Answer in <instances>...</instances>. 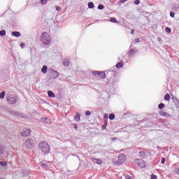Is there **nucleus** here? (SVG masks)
<instances>
[{"instance_id":"obj_39","label":"nucleus","mask_w":179,"mask_h":179,"mask_svg":"<svg viewBox=\"0 0 179 179\" xmlns=\"http://www.w3.org/2000/svg\"><path fill=\"white\" fill-rule=\"evenodd\" d=\"M151 179H157V176L155 174H151Z\"/></svg>"},{"instance_id":"obj_18","label":"nucleus","mask_w":179,"mask_h":179,"mask_svg":"<svg viewBox=\"0 0 179 179\" xmlns=\"http://www.w3.org/2000/svg\"><path fill=\"white\" fill-rule=\"evenodd\" d=\"M159 115H161V117H170V115L169 114V113L162 112V111L159 113Z\"/></svg>"},{"instance_id":"obj_21","label":"nucleus","mask_w":179,"mask_h":179,"mask_svg":"<svg viewBox=\"0 0 179 179\" xmlns=\"http://www.w3.org/2000/svg\"><path fill=\"white\" fill-rule=\"evenodd\" d=\"M122 66H124V64H122V62H118L116 64V68H117V69H120V68H122Z\"/></svg>"},{"instance_id":"obj_25","label":"nucleus","mask_w":179,"mask_h":179,"mask_svg":"<svg viewBox=\"0 0 179 179\" xmlns=\"http://www.w3.org/2000/svg\"><path fill=\"white\" fill-rule=\"evenodd\" d=\"M110 22H111L112 23H118V21L115 19V17H111L110 19Z\"/></svg>"},{"instance_id":"obj_7","label":"nucleus","mask_w":179,"mask_h":179,"mask_svg":"<svg viewBox=\"0 0 179 179\" xmlns=\"http://www.w3.org/2000/svg\"><path fill=\"white\" fill-rule=\"evenodd\" d=\"M30 134H31V130H30L29 129H25V131L21 132L20 135L21 136H29V135H30Z\"/></svg>"},{"instance_id":"obj_46","label":"nucleus","mask_w":179,"mask_h":179,"mask_svg":"<svg viewBox=\"0 0 179 179\" xmlns=\"http://www.w3.org/2000/svg\"><path fill=\"white\" fill-rule=\"evenodd\" d=\"M24 43H20V47H22V48H23V47H24Z\"/></svg>"},{"instance_id":"obj_3","label":"nucleus","mask_w":179,"mask_h":179,"mask_svg":"<svg viewBox=\"0 0 179 179\" xmlns=\"http://www.w3.org/2000/svg\"><path fill=\"white\" fill-rule=\"evenodd\" d=\"M127 160V156L124 154H120L118 156V161L115 162V166H120V164H124Z\"/></svg>"},{"instance_id":"obj_20","label":"nucleus","mask_w":179,"mask_h":179,"mask_svg":"<svg viewBox=\"0 0 179 179\" xmlns=\"http://www.w3.org/2000/svg\"><path fill=\"white\" fill-rule=\"evenodd\" d=\"M1 167H6L8 166V162H0Z\"/></svg>"},{"instance_id":"obj_10","label":"nucleus","mask_w":179,"mask_h":179,"mask_svg":"<svg viewBox=\"0 0 179 179\" xmlns=\"http://www.w3.org/2000/svg\"><path fill=\"white\" fill-rule=\"evenodd\" d=\"M92 162H94V163H96V164H103V161L97 159V158H94L92 159Z\"/></svg>"},{"instance_id":"obj_47","label":"nucleus","mask_w":179,"mask_h":179,"mask_svg":"<svg viewBox=\"0 0 179 179\" xmlns=\"http://www.w3.org/2000/svg\"><path fill=\"white\" fill-rule=\"evenodd\" d=\"M106 128H107V126H106L104 124L102 126V129L103 130L106 129Z\"/></svg>"},{"instance_id":"obj_6","label":"nucleus","mask_w":179,"mask_h":179,"mask_svg":"<svg viewBox=\"0 0 179 179\" xmlns=\"http://www.w3.org/2000/svg\"><path fill=\"white\" fill-rule=\"evenodd\" d=\"M93 75L98 76H99V78H101V79H106V73H104L103 71H92Z\"/></svg>"},{"instance_id":"obj_51","label":"nucleus","mask_w":179,"mask_h":179,"mask_svg":"<svg viewBox=\"0 0 179 179\" xmlns=\"http://www.w3.org/2000/svg\"><path fill=\"white\" fill-rule=\"evenodd\" d=\"M158 41H161L162 38L160 37L157 38Z\"/></svg>"},{"instance_id":"obj_53","label":"nucleus","mask_w":179,"mask_h":179,"mask_svg":"<svg viewBox=\"0 0 179 179\" xmlns=\"http://www.w3.org/2000/svg\"><path fill=\"white\" fill-rule=\"evenodd\" d=\"M136 43H139V39L138 38H136Z\"/></svg>"},{"instance_id":"obj_9","label":"nucleus","mask_w":179,"mask_h":179,"mask_svg":"<svg viewBox=\"0 0 179 179\" xmlns=\"http://www.w3.org/2000/svg\"><path fill=\"white\" fill-rule=\"evenodd\" d=\"M63 65L64 66H69V65H71V61L69 59H64L63 60Z\"/></svg>"},{"instance_id":"obj_2","label":"nucleus","mask_w":179,"mask_h":179,"mask_svg":"<svg viewBox=\"0 0 179 179\" xmlns=\"http://www.w3.org/2000/svg\"><path fill=\"white\" fill-rule=\"evenodd\" d=\"M41 41L44 44V45H50L51 43V36L48 32H43L41 34Z\"/></svg>"},{"instance_id":"obj_31","label":"nucleus","mask_w":179,"mask_h":179,"mask_svg":"<svg viewBox=\"0 0 179 179\" xmlns=\"http://www.w3.org/2000/svg\"><path fill=\"white\" fill-rule=\"evenodd\" d=\"M41 166L43 167V169H47V167H48V164L43 163L41 164Z\"/></svg>"},{"instance_id":"obj_23","label":"nucleus","mask_w":179,"mask_h":179,"mask_svg":"<svg viewBox=\"0 0 179 179\" xmlns=\"http://www.w3.org/2000/svg\"><path fill=\"white\" fill-rule=\"evenodd\" d=\"M3 152H5V148L3 146H0V156L3 155Z\"/></svg>"},{"instance_id":"obj_27","label":"nucleus","mask_w":179,"mask_h":179,"mask_svg":"<svg viewBox=\"0 0 179 179\" xmlns=\"http://www.w3.org/2000/svg\"><path fill=\"white\" fill-rule=\"evenodd\" d=\"M6 94V92L5 91H3L1 94H0V99H5V94Z\"/></svg>"},{"instance_id":"obj_44","label":"nucleus","mask_w":179,"mask_h":179,"mask_svg":"<svg viewBox=\"0 0 179 179\" xmlns=\"http://www.w3.org/2000/svg\"><path fill=\"white\" fill-rule=\"evenodd\" d=\"M128 0H120V3H125Z\"/></svg>"},{"instance_id":"obj_8","label":"nucleus","mask_w":179,"mask_h":179,"mask_svg":"<svg viewBox=\"0 0 179 179\" xmlns=\"http://www.w3.org/2000/svg\"><path fill=\"white\" fill-rule=\"evenodd\" d=\"M138 167H141V169H143L146 167V162L143 161V159H138Z\"/></svg>"},{"instance_id":"obj_28","label":"nucleus","mask_w":179,"mask_h":179,"mask_svg":"<svg viewBox=\"0 0 179 179\" xmlns=\"http://www.w3.org/2000/svg\"><path fill=\"white\" fill-rule=\"evenodd\" d=\"M164 100H166V101H169L170 100V94H166L164 96Z\"/></svg>"},{"instance_id":"obj_37","label":"nucleus","mask_w":179,"mask_h":179,"mask_svg":"<svg viewBox=\"0 0 179 179\" xmlns=\"http://www.w3.org/2000/svg\"><path fill=\"white\" fill-rule=\"evenodd\" d=\"M176 108H179V100L176 99Z\"/></svg>"},{"instance_id":"obj_48","label":"nucleus","mask_w":179,"mask_h":179,"mask_svg":"<svg viewBox=\"0 0 179 179\" xmlns=\"http://www.w3.org/2000/svg\"><path fill=\"white\" fill-rule=\"evenodd\" d=\"M134 33H135V30L131 29V34H134Z\"/></svg>"},{"instance_id":"obj_32","label":"nucleus","mask_w":179,"mask_h":179,"mask_svg":"<svg viewBox=\"0 0 179 179\" xmlns=\"http://www.w3.org/2000/svg\"><path fill=\"white\" fill-rule=\"evenodd\" d=\"M165 31H166V33H171V29L169 27H166L165 28Z\"/></svg>"},{"instance_id":"obj_22","label":"nucleus","mask_w":179,"mask_h":179,"mask_svg":"<svg viewBox=\"0 0 179 179\" xmlns=\"http://www.w3.org/2000/svg\"><path fill=\"white\" fill-rule=\"evenodd\" d=\"M88 8L90 9H93V8H94V3H93V2H89L88 3Z\"/></svg>"},{"instance_id":"obj_19","label":"nucleus","mask_w":179,"mask_h":179,"mask_svg":"<svg viewBox=\"0 0 179 179\" xmlns=\"http://www.w3.org/2000/svg\"><path fill=\"white\" fill-rule=\"evenodd\" d=\"M42 122H45V124H49L50 119L48 117H43L41 120Z\"/></svg>"},{"instance_id":"obj_34","label":"nucleus","mask_w":179,"mask_h":179,"mask_svg":"<svg viewBox=\"0 0 179 179\" xmlns=\"http://www.w3.org/2000/svg\"><path fill=\"white\" fill-rule=\"evenodd\" d=\"M103 121H108V114L104 115Z\"/></svg>"},{"instance_id":"obj_11","label":"nucleus","mask_w":179,"mask_h":179,"mask_svg":"<svg viewBox=\"0 0 179 179\" xmlns=\"http://www.w3.org/2000/svg\"><path fill=\"white\" fill-rule=\"evenodd\" d=\"M11 114H13V115H16V117H23L22 113H20V112L18 111H12Z\"/></svg>"},{"instance_id":"obj_35","label":"nucleus","mask_w":179,"mask_h":179,"mask_svg":"<svg viewBox=\"0 0 179 179\" xmlns=\"http://www.w3.org/2000/svg\"><path fill=\"white\" fill-rule=\"evenodd\" d=\"M129 55H134L135 54V50L131 49L129 52Z\"/></svg>"},{"instance_id":"obj_16","label":"nucleus","mask_w":179,"mask_h":179,"mask_svg":"<svg viewBox=\"0 0 179 179\" xmlns=\"http://www.w3.org/2000/svg\"><path fill=\"white\" fill-rule=\"evenodd\" d=\"M48 69V67L45 65H43L42 69H41V72L43 73H47V71Z\"/></svg>"},{"instance_id":"obj_52","label":"nucleus","mask_w":179,"mask_h":179,"mask_svg":"<svg viewBox=\"0 0 179 179\" xmlns=\"http://www.w3.org/2000/svg\"><path fill=\"white\" fill-rule=\"evenodd\" d=\"M177 175L179 176V168L178 169V171H177Z\"/></svg>"},{"instance_id":"obj_1","label":"nucleus","mask_w":179,"mask_h":179,"mask_svg":"<svg viewBox=\"0 0 179 179\" xmlns=\"http://www.w3.org/2000/svg\"><path fill=\"white\" fill-rule=\"evenodd\" d=\"M38 148L39 150H41V152L44 153V155H48V153H50V144H48V143H47L46 141L41 142L38 144Z\"/></svg>"},{"instance_id":"obj_33","label":"nucleus","mask_w":179,"mask_h":179,"mask_svg":"<svg viewBox=\"0 0 179 179\" xmlns=\"http://www.w3.org/2000/svg\"><path fill=\"white\" fill-rule=\"evenodd\" d=\"M47 2H48V0H41V5H46Z\"/></svg>"},{"instance_id":"obj_30","label":"nucleus","mask_w":179,"mask_h":179,"mask_svg":"<svg viewBox=\"0 0 179 179\" xmlns=\"http://www.w3.org/2000/svg\"><path fill=\"white\" fill-rule=\"evenodd\" d=\"M104 8H105V6H104V5H103V4H99V5L98 6V9H99V10H103V9H104Z\"/></svg>"},{"instance_id":"obj_45","label":"nucleus","mask_w":179,"mask_h":179,"mask_svg":"<svg viewBox=\"0 0 179 179\" xmlns=\"http://www.w3.org/2000/svg\"><path fill=\"white\" fill-rule=\"evenodd\" d=\"M107 121L108 120H103V125L106 126L107 127Z\"/></svg>"},{"instance_id":"obj_43","label":"nucleus","mask_w":179,"mask_h":179,"mask_svg":"<svg viewBox=\"0 0 179 179\" xmlns=\"http://www.w3.org/2000/svg\"><path fill=\"white\" fill-rule=\"evenodd\" d=\"M56 10H57V12H61V10H62V8H61V7H59V6H57V7L56 8Z\"/></svg>"},{"instance_id":"obj_38","label":"nucleus","mask_w":179,"mask_h":179,"mask_svg":"<svg viewBox=\"0 0 179 179\" xmlns=\"http://www.w3.org/2000/svg\"><path fill=\"white\" fill-rule=\"evenodd\" d=\"M161 163L162 164H164V163H166V158L162 157L161 159Z\"/></svg>"},{"instance_id":"obj_5","label":"nucleus","mask_w":179,"mask_h":179,"mask_svg":"<svg viewBox=\"0 0 179 179\" xmlns=\"http://www.w3.org/2000/svg\"><path fill=\"white\" fill-rule=\"evenodd\" d=\"M26 149H33L34 148V140L33 138H28L24 143Z\"/></svg>"},{"instance_id":"obj_12","label":"nucleus","mask_w":179,"mask_h":179,"mask_svg":"<svg viewBox=\"0 0 179 179\" xmlns=\"http://www.w3.org/2000/svg\"><path fill=\"white\" fill-rule=\"evenodd\" d=\"M80 115L81 114L80 113H76V115L74 116V120H76L77 122H79V121H80Z\"/></svg>"},{"instance_id":"obj_4","label":"nucleus","mask_w":179,"mask_h":179,"mask_svg":"<svg viewBox=\"0 0 179 179\" xmlns=\"http://www.w3.org/2000/svg\"><path fill=\"white\" fill-rule=\"evenodd\" d=\"M7 97V101L9 103V104H16L17 103V96L10 94L6 96Z\"/></svg>"},{"instance_id":"obj_26","label":"nucleus","mask_w":179,"mask_h":179,"mask_svg":"<svg viewBox=\"0 0 179 179\" xmlns=\"http://www.w3.org/2000/svg\"><path fill=\"white\" fill-rule=\"evenodd\" d=\"M114 118H115V115H114L113 113H110L109 115V120H110L111 121H113V120H114Z\"/></svg>"},{"instance_id":"obj_40","label":"nucleus","mask_w":179,"mask_h":179,"mask_svg":"<svg viewBox=\"0 0 179 179\" xmlns=\"http://www.w3.org/2000/svg\"><path fill=\"white\" fill-rule=\"evenodd\" d=\"M170 16H171V17H174V16H176V13L173 11H171Z\"/></svg>"},{"instance_id":"obj_41","label":"nucleus","mask_w":179,"mask_h":179,"mask_svg":"<svg viewBox=\"0 0 179 179\" xmlns=\"http://www.w3.org/2000/svg\"><path fill=\"white\" fill-rule=\"evenodd\" d=\"M90 114H92V113L90 112V110H87L85 112V115H87V117H89V115H90Z\"/></svg>"},{"instance_id":"obj_24","label":"nucleus","mask_w":179,"mask_h":179,"mask_svg":"<svg viewBox=\"0 0 179 179\" xmlns=\"http://www.w3.org/2000/svg\"><path fill=\"white\" fill-rule=\"evenodd\" d=\"M0 36H1V37H3V36H6V31L3 29L0 31Z\"/></svg>"},{"instance_id":"obj_14","label":"nucleus","mask_w":179,"mask_h":179,"mask_svg":"<svg viewBox=\"0 0 179 179\" xmlns=\"http://www.w3.org/2000/svg\"><path fill=\"white\" fill-rule=\"evenodd\" d=\"M139 156H141L143 159H145L146 157V152L145 151H140Z\"/></svg>"},{"instance_id":"obj_50","label":"nucleus","mask_w":179,"mask_h":179,"mask_svg":"<svg viewBox=\"0 0 179 179\" xmlns=\"http://www.w3.org/2000/svg\"><path fill=\"white\" fill-rule=\"evenodd\" d=\"M74 129H78V125L76 124V125L74 126Z\"/></svg>"},{"instance_id":"obj_15","label":"nucleus","mask_w":179,"mask_h":179,"mask_svg":"<svg viewBox=\"0 0 179 179\" xmlns=\"http://www.w3.org/2000/svg\"><path fill=\"white\" fill-rule=\"evenodd\" d=\"M12 36H13L14 37H20V32L19 31H13L11 33Z\"/></svg>"},{"instance_id":"obj_49","label":"nucleus","mask_w":179,"mask_h":179,"mask_svg":"<svg viewBox=\"0 0 179 179\" xmlns=\"http://www.w3.org/2000/svg\"><path fill=\"white\" fill-rule=\"evenodd\" d=\"M126 179H132V178H131V176H126Z\"/></svg>"},{"instance_id":"obj_17","label":"nucleus","mask_w":179,"mask_h":179,"mask_svg":"<svg viewBox=\"0 0 179 179\" xmlns=\"http://www.w3.org/2000/svg\"><path fill=\"white\" fill-rule=\"evenodd\" d=\"M48 97H52V98L55 97V94H54V92L50 90L48 91Z\"/></svg>"},{"instance_id":"obj_29","label":"nucleus","mask_w":179,"mask_h":179,"mask_svg":"<svg viewBox=\"0 0 179 179\" xmlns=\"http://www.w3.org/2000/svg\"><path fill=\"white\" fill-rule=\"evenodd\" d=\"M158 108L159 110H163V108H164V103H159L158 106Z\"/></svg>"},{"instance_id":"obj_42","label":"nucleus","mask_w":179,"mask_h":179,"mask_svg":"<svg viewBox=\"0 0 179 179\" xmlns=\"http://www.w3.org/2000/svg\"><path fill=\"white\" fill-rule=\"evenodd\" d=\"M134 3H135V5H139V3H141V1L136 0V1H134Z\"/></svg>"},{"instance_id":"obj_36","label":"nucleus","mask_w":179,"mask_h":179,"mask_svg":"<svg viewBox=\"0 0 179 179\" xmlns=\"http://www.w3.org/2000/svg\"><path fill=\"white\" fill-rule=\"evenodd\" d=\"M30 174V172L28 170L24 171V176H29Z\"/></svg>"},{"instance_id":"obj_13","label":"nucleus","mask_w":179,"mask_h":179,"mask_svg":"<svg viewBox=\"0 0 179 179\" xmlns=\"http://www.w3.org/2000/svg\"><path fill=\"white\" fill-rule=\"evenodd\" d=\"M51 72H52V73H53V76L55 78H58V76H59L58 71L51 69Z\"/></svg>"}]
</instances>
